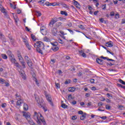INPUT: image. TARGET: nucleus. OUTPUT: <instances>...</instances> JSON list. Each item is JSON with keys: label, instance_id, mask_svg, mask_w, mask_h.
I'll return each instance as SVG.
<instances>
[{"label": "nucleus", "instance_id": "obj_62", "mask_svg": "<svg viewBox=\"0 0 125 125\" xmlns=\"http://www.w3.org/2000/svg\"><path fill=\"white\" fill-rule=\"evenodd\" d=\"M33 0H26V3H30V2H32Z\"/></svg>", "mask_w": 125, "mask_h": 125}, {"label": "nucleus", "instance_id": "obj_53", "mask_svg": "<svg viewBox=\"0 0 125 125\" xmlns=\"http://www.w3.org/2000/svg\"><path fill=\"white\" fill-rule=\"evenodd\" d=\"M102 7H103L102 9L103 10H105V9H106V4L103 5Z\"/></svg>", "mask_w": 125, "mask_h": 125}, {"label": "nucleus", "instance_id": "obj_45", "mask_svg": "<svg viewBox=\"0 0 125 125\" xmlns=\"http://www.w3.org/2000/svg\"><path fill=\"white\" fill-rule=\"evenodd\" d=\"M35 79V83H36V84H37L38 86H40V83H39V82L38 81V79L36 78Z\"/></svg>", "mask_w": 125, "mask_h": 125}, {"label": "nucleus", "instance_id": "obj_59", "mask_svg": "<svg viewBox=\"0 0 125 125\" xmlns=\"http://www.w3.org/2000/svg\"><path fill=\"white\" fill-rule=\"evenodd\" d=\"M100 22H101V23H104V19L101 18L100 19Z\"/></svg>", "mask_w": 125, "mask_h": 125}, {"label": "nucleus", "instance_id": "obj_49", "mask_svg": "<svg viewBox=\"0 0 125 125\" xmlns=\"http://www.w3.org/2000/svg\"><path fill=\"white\" fill-rule=\"evenodd\" d=\"M9 56V58H10V59H12L13 58H14V55H13V54H11V55H10Z\"/></svg>", "mask_w": 125, "mask_h": 125}, {"label": "nucleus", "instance_id": "obj_5", "mask_svg": "<svg viewBox=\"0 0 125 125\" xmlns=\"http://www.w3.org/2000/svg\"><path fill=\"white\" fill-rule=\"evenodd\" d=\"M23 116L25 117L27 121L30 120L31 119V115L30 114H28L26 111H22Z\"/></svg>", "mask_w": 125, "mask_h": 125}, {"label": "nucleus", "instance_id": "obj_44", "mask_svg": "<svg viewBox=\"0 0 125 125\" xmlns=\"http://www.w3.org/2000/svg\"><path fill=\"white\" fill-rule=\"evenodd\" d=\"M58 41H59V42L60 43H61V44H63V43H64V42H63V40H62L61 39H59Z\"/></svg>", "mask_w": 125, "mask_h": 125}, {"label": "nucleus", "instance_id": "obj_36", "mask_svg": "<svg viewBox=\"0 0 125 125\" xmlns=\"http://www.w3.org/2000/svg\"><path fill=\"white\" fill-rule=\"evenodd\" d=\"M56 88H60V84L59 83H55Z\"/></svg>", "mask_w": 125, "mask_h": 125}, {"label": "nucleus", "instance_id": "obj_20", "mask_svg": "<svg viewBox=\"0 0 125 125\" xmlns=\"http://www.w3.org/2000/svg\"><path fill=\"white\" fill-rule=\"evenodd\" d=\"M20 61L22 66H23V68H26V66L25 64V62H24V60L22 59Z\"/></svg>", "mask_w": 125, "mask_h": 125}, {"label": "nucleus", "instance_id": "obj_25", "mask_svg": "<svg viewBox=\"0 0 125 125\" xmlns=\"http://www.w3.org/2000/svg\"><path fill=\"white\" fill-rule=\"evenodd\" d=\"M52 50H53V51H57V50H58L59 49V47L56 46V47H53L52 48Z\"/></svg>", "mask_w": 125, "mask_h": 125}, {"label": "nucleus", "instance_id": "obj_46", "mask_svg": "<svg viewBox=\"0 0 125 125\" xmlns=\"http://www.w3.org/2000/svg\"><path fill=\"white\" fill-rule=\"evenodd\" d=\"M44 42H49V39H48L47 37H45L43 39Z\"/></svg>", "mask_w": 125, "mask_h": 125}, {"label": "nucleus", "instance_id": "obj_8", "mask_svg": "<svg viewBox=\"0 0 125 125\" xmlns=\"http://www.w3.org/2000/svg\"><path fill=\"white\" fill-rule=\"evenodd\" d=\"M74 1L73 3L75 6H76L77 8H81V4L79 3V2L76 0H73Z\"/></svg>", "mask_w": 125, "mask_h": 125}, {"label": "nucleus", "instance_id": "obj_24", "mask_svg": "<svg viewBox=\"0 0 125 125\" xmlns=\"http://www.w3.org/2000/svg\"><path fill=\"white\" fill-rule=\"evenodd\" d=\"M27 63L29 67H32V66H33V63L32 62V61L31 60L27 62Z\"/></svg>", "mask_w": 125, "mask_h": 125}, {"label": "nucleus", "instance_id": "obj_34", "mask_svg": "<svg viewBox=\"0 0 125 125\" xmlns=\"http://www.w3.org/2000/svg\"><path fill=\"white\" fill-rule=\"evenodd\" d=\"M1 56L3 58V59H7V56H6V54H2L1 55Z\"/></svg>", "mask_w": 125, "mask_h": 125}, {"label": "nucleus", "instance_id": "obj_39", "mask_svg": "<svg viewBox=\"0 0 125 125\" xmlns=\"http://www.w3.org/2000/svg\"><path fill=\"white\" fill-rule=\"evenodd\" d=\"M119 83H122V84H125V82L123 81L122 79L119 80Z\"/></svg>", "mask_w": 125, "mask_h": 125}, {"label": "nucleus", "instance_id": "obj_63", "mask_svg": "<svg viewBox=\"0 0 125 125\" xmlns=\"http://www.w3.org/2000/svg\"><path fill=\"white\" fill-rule=\"evenodd\" d=\"M14 64H15V66H16V67H19V63L17 62H16Z\"/></svg>", "mask_w": 125, "mask_h": 125}, {"label": "nucleus", "instance_id": "obj_33", "mask_svg": "<svg viewBox=\"0 0 125 125\" xmlns=\"http://www.w3.org/2000/svg\"><path fill=\"white\" fill-rule=\"evenodd\" d=\"M31 39L32 40H33V41H36L37 39H36V36L35 35H34L33 34H31Z\"/></svg>", "mask_w": 125, "mask_h": 125}, {"label": "nucleus", "instance_id": "obj_38", "mask_svg": "<svg viewBox=\"0 0 125 125\" xmlns=\"http://www.w3.org/2000/svg\"><path fill=\"white\" fill-rule=\"evenodd\" d=\"M5 80L2 78H0V83H4Z\"/></svg>", "mask_w": 125, "mask_h": 125}, {"label": "nucleus", "instance_id": "obj_18", "mask_svg": "<svg viewBox=\"0 0 125 125\" xmlns=\"http://www.w3.org/2000/svg\"><path fill=\"white\" fill-rule=\"evenodd\" d=\"M27 121L30 125H36L35 123H34V121H33V120H32V119H31V118Z\"/></svg>", "mask_w": 125, "mask_h": 125}, {"label": "nucleus", "instance_id": "obj_32", "mask_svg": "<svg viewBox=\"0 0 125 125\" xmlns=\"http://www.w3.org/2000/svg\"><path fill=\"white\" fill-rule=\"evenodd\" d=\"M79 28H80V29H81V30H84V29H85V28L84 27V26H83V25L80 24L78 25Z\"/></svg>", "mask_w": 125, "mask_h": 125}, {"label": "nucleus", "instance_id": "obj_9", "mask_svg": "<svg viewBox=\"0 0 125 125\" xmlns=\"http://www.w3.org/2000/svg\"><path fill=\"white\" fill-rule=\"evenodd\" d=\"M106 46L107 47H112L114 45L112 42L109 41L106 43Z\"/></svg>", "mask_w": 125, "mask_h": 125}, {"label": "nucleus", "instance_id": "obj_21", "mask_svg": "<svg viewBox=\"0 0 125 125\" xmlns=\"http://www.w3.org/2000/svg\"><path fill=\"white\" fill-rule=\"evenodd\" d=\"M61 14H62V15H65V16H68V13L66 11H61Z\"/></svg>", "mask_w": 125, "mask_h": 125}, {"label": "nucleus", "instance_id": "obj_48", "mask_svg": "<svg viewBox=\"0 0 125 125\" xmlns=\"http://www.w3.org/2000/svg\"><path fill=\"white\" fill-rule=\"evenodd\" d=\"M71 104H72V105H76V104H77V101H73L71 103Z\"/></svg>", "mask_w": 125, "mask_h": 125}, {"label": "nucleus", "instance_id": "obj_12", "mask_svg": "<svg viewBox=\"0 0 125 125\" xmlns=\"http://www.w3.org/2000/svg\"><path fill=\"white\" fill-rule=\"evenodd\" d=\"M0 10H1V12L4 13V14H6V12L5 11V9L3 7H2V5L0 4Z\"/></svg>", "mask_w": 125, "mask_h": 125}, {"label": "nucleus", "instance_id": "obj_28", "mask_svg": "<svg viewBox=\"0 0 125 125\" xmlns=\"http://www.w3.org/2000/svg\"><path fill=\"white\" fill-rule=\"evenodd\" d=\"M25 45L29 50H31V46H30V44H29V43L26 42Z\"/></svg>", "mask_w": 125, "mask_h": 125}, {"label": "nucleus", "instance_id": "obj_3", "mask_svg": "<svg viewBox=\"0 0 125 125\" xmlns=\"http://www.w3.org/2000/svg\"><path fill=\"white\" fill-rule=\"evenodd\" d=\"M35 99L38 104H39V107H40V108H43L44 112H46V111H47V109L44 106H43V104H42V101H41L40 99L39 98H37V97H35Z\"/></svg>", "mask_w": 125, "mask_h": 125}, {"label": "nucleus", "instance_id": "obj_17", "mask_svg": "<svg viewBox=\"0 0 125 125\" xmlns=\"http://www.w3.org/2000/svg\"><path fill=\"white\" fill-rule=\"evenodd\" d=\"M8 38H9L11 43H13V42H14V39L13 38H12V37L11 36H10V34H9Z\"/></svg>", "mask_w": 125, "mask_h": 125}, {"label": "nucleus", "instance_id": "obj_35", "mask_svg": "<svg viewBox=\"0 0 125 125\" xmlns=\"http://www.w3.org/2000/svg\"><path fill=\"white\" fill-rule=\"evenodd\" d=\"M10 60L11 61L12 63H13L14 64L16 62V59L14 58L11 59Z\"/></svg>", "mask_w": 125, "mask_h": 125}, {"label": "nucleus", "instance_id": "obj_43", "mask_svg": "<svg viewBox=\"0 0 125 125\" xmlns=\"http://www.w3.org/2000/svg\"><path fill=\"white\" fill-rule=\"evenodd\" d=\"M72 69H69V70H70L72 72H74V71H76V67L74 66H71Z\"/></svg>", "mask_w": 125, "mask_h": 125}, {"label": "nucleus", "instance_id": "obj_42", "mask_svg": "<svg viewBox=\"0 0 125 125\" xmlns=\"http://www.w3.org/2000/svg\"><path fill=\"white\" fill-rule=\"evenodd\" d=\"M61 25H62V22H57L56 23V27H58L61 26Z\"/></svg>", "mask_w": 125, "mask_h": 125}, {"label": "nucleus", "instance_id": "obj_51", "mask_svg": "<svg viewBox=\"0 0 125 125\" xmlns=\"http://www.w3.org/2000/svg\"><path fill=\"white\" fill-rule=\"evenodd\" d=\"M1 107L2 108H5V107H6V104L5 103L2 104L1 105Z\"/></svg>", "mask_w": 125, "mask_h": 125}, {"label": "nucleus", "instance_id": "obj_58", "mask_svg": "<svg viewBox=\"0 0 125 125\" xmlns=\"http://www.w3.org/2000/svg\"><path fill=\"white\" fill-rule=\"evenodd\" d=\"M123 108H124V106L123 105H119L118 109L120 110H123Z\"/></svg>", "mask_w": 125, "mask_h": 125}, {"label": "nucleus", "instance_id": "obj_64", "mask_svg": "<svg viewBox=\"0 0 125 125\" xmlns=\"http://www.w3.org/2000/svg\"><path fill=\"white\" fill-rule=\"evenodd\" d=\"M90 82L91 83H94V79H91Z\"/></svg>", "mask_w": 125, "mask_h": 125}, {"label": "nucleus", "instance_id": "obj_27", "mask_svg": "<svg viewBox=\"0 0 125 125\" xmlns=\"http://www.w3.org/2000/svg\"><path fill=\"white\" fill-rule=\"evenodd\" d=\"M18 57L20 61H21V60H23V58H22V56H21V54H18Z\"/></svg>", "mask_w": 125, "mask_h": 125}, {"label": "nucleus", "instance_id": "obj_15", "mask_svg": "<svg viewBox=\"0 0 125 125\" xmlns=\"http://www.w3.org/2000/svg\"><path fill=\"white\" fill-rule=\"evenodd\" d=\"M85 118H86V113H84L80 117V120H81V121H83Z\"/></svg>", "mask_w": 125, "mask_h": 125}, {"label": "nucleus", "instance_id": "obj_13", "mask_svg": "<svg viewBox=\"0 0 125 125\" xmlns=\"http://www.w3.org/2000/svg\"><path fill=\"white\" fill-rule=\"evenodd\" d=\"M23 109L24 111H28V110H29V106H28V104H24Z\"/></svg>", "mask_w": 125, "mask_h": 125}, {"label": "nucleus", "instance_id": "obj_37", "mask_svg": "<svg viewBox=\"0 0 125 125\" xmlns=\"http://www.w3.org/2000/svg\"><path fill=\"white\" fill-rule=\"evenodd\" d=\"M71 83V80H67L64 82V84H68Z\"/></svg>", "mask_w": 125, "mask_h": 125}, {"label": "nucleus", "instance_id": "obj_7", "mask_svg": "<svg viewBox=\"0 0 125 125\" xmlns=\"http://www.w3.org/2000/svg\"><path fill=\"white\" fill-rule=\"evenodd\" d=\"M46 5H47V6H51V5H52L53 6H55V5H59V4L58 3H49V2H46L45 3Z\"/></svg>", "mask_w": 125, "mask_h": 125}, {"label": "nucleus", "instance_id": "obj_61", "mask_svg": "<svg viewBox=\"0 0 125 125\" xmlns=\"http://www.w3.org/2000/svg\"><path fill=\"white\" fill-rule=\"evenodd\" d=\"M101 119H102V120H106L107 119V117L106 116H103V117H100Z\"/></svg>", "mask_w": 125, "mask_h": 125}, {"label": "nucleus", "instance_id": "obj_26", "mask_svg": "<svg viewBox=\"0 0 125 125\" xmlns=\"http://www.w3.org/2000/svg\"><path fill=\"white\" fill-rule=\"evenodd\" d=\"M61 107H62V108H63V109H66V108L68 107V105L65 104H62L61 105Z\"/></svg>", "mask_w": 125, "mask_h": 125}, {"label": "nucleus", "instance_id": "obj_23", "mask_svg": "<svg viewBox=\"0 0 125 125\" xmlns=\"http://www.w3.org/2000/svg\"><path fill=\"white\" fill-rule=\"evenodd\" d=\"M106 96L109 98V99H112V98H113V95L108 93L106 94Z\"/></svg>", "mask_w": 125, "mask_h": 125}, {"label": "nucleus", "instance_id": "obj_11", "mask_svg": "<svg viewBox=\"0 0 125 125\" xmlns=\"http://www.w3.org/2000/svg\"><path fill=\"white\" fill-rule=\"evenodd\" d=\"M96 62L98 63V64H100V65H103V60H101L99 58H97Z\"/></svg>", "mask_w": 125, "mask_h": 125}, {"label": "nucleus", "instance_id": "obj_55", "mask_svg": "<svg viewBox=\"0 0 125 125\" xmlns=\"http://www.w3.org/2000/svg\"><path fill=\"white\" fill-rule=\"evenodd\" d=\"M88 9L89 10H92V9H93L92 7H91L90 5H88Z\"/></svg>", "mask_w": 125, "mask_h": 125}, {"label": "nucleus", "instance_id": "obj_14", "mask_svg": "<svg viewBox=\"0 0 125 125\" xmlns=\"http://www.w3.org/2000/svg\"><path fill=\"white\" fill-rule=\"evenodd\" d=\"M52 33L53 36H56V35H57V29H56V28H53L52 30Z\"/></svg>", "mask_w": 125, "mask_h": 125}, {"label": "nucleus", "instance_id": "obj_2", "mask_svg": "<svg viewBox=\"0 0 125 125\" xmlns=\"http://www.w3.org/2000/svg\"><path fill=\"white\" fill-rule=\"evenodd\" d=\"M34 47L36 48V51L41 54H42V49H44V44L43 42L39 41L34 43Z\"/></svg>", "mask_w": 125, "mask_h": 125}, {"label": "nucleus", "instance_id": "obj_19", "mask_svg": "<svg viewBox=\"0 0 125 125\" xmlns=\"http://www.w3.org/2000/svg\"><path fill=\"white\" fill-rule=\"evenodd\" d=\"M13 17H14V19L15 20V23L17 25H18L17 23H18V21H19V19H18V18L17 17L13 16Z\"/></svg>", "mask_w": 125, "mask_h": 125}, {"label": "nucleus", "instance_id": "obj_40", "mask_svg": "<svg viewBox=\"0 0 125 125\" xmlns=\"http://www.w3.org/2000/svg\"><path fill=\"white\" fill-rule=\"evenodd\" d=\"M107 66H109V67H111V66H113L114 65V63H112V62H110V63H106Z\"/></svg>", "mask_w": 125, "mask_h": 125}, {"label": "nucleus", "instance_id": "obj_60", "mask_svg": "<svg viewBox=\"0 0 125 125\" xmlns=\"http://www.w3.org/2000/svg\"><path fill=\"white\" fill-rule=\"evenodd\" d=\"M38 16H42V13L39 11H37Z\"/></svg>", "mask_w": 125, "mask_h": 125}, {"label": "nucleus", "instance_id": "obj_30", "mask_svg": "<svg viewBox=\"0 0 125 125\" xmlns=\"http://www.w3.org/2000/svg\"><path fill=\"white\" fill-rule=\"evenodd\" d=\"M24 58H25V61H26V62H29V61H31V59H30V58H29V57H28L27 56H25Z\"/></svg>", "mask_w": 125, "mask_h": 125}, {"label": "nucleus", "instance_id": "obj_54", "mask_svg": "<svg viewBox=\"0 0 125 125\" xmlns=\"http://www.w3.org/2000/svg\"><path fill=\"white\" fill-rule=\"evenodd\" d=\"M102 105H103V104L102 103V102H100L98 104V106H99V107H101Z\"/></svg>", "mask_w": 125, "mask_h": 125}, {"label": "nucleus", "instance_id": "obj_52", "mask_svg": "<svg viewBox=\"0 0 125 125\" xmlns=\"http://www.w3.org/2000/svg\"><path fill=\"white\" fill-rule=\"evenodd\" d=\"M67 31H69V32L70 33H72V35H74V31H73L72 30L70 29H67Z\"/></svg>", "mask_w": 125, "mask_h": 125}, {"label": "nucleus", "instance_id": "obj_50", "mask_svg": "<svg viewBox=\"0 0 125 125\" xmlns=\"http://www.w3.org/2000/svg\"><path fill=\"white\" fill-rule=\"evenodd\" d=\"M119 17H120V15L119 14H115V18L116 19H118V18H119Z\"/></svg>", "mask_w": 125, "mask_h": 125}, {"label": "nucleus", "instance_id": "obj_56", "mask_svg": "<svg viewBox=\"0 0 125 125\" xmlns=\"http://www.w3.org/2000/svg\"><path fill=\"white\" fill-rule=\"evenodd\" d=\"M72 120H77V116H73L72 117Z\"/></svg>", "mask_w": 125, "mask_h": 125}, {"label": "nucleus", "instance_id": "obj_1", "mask_svg": "<svg viewBox=\"0 0 125 125\" xmlns=\"http://www.w3.org/2000/svg\"><path fill=\"white\" fill-rule=\"evenodd\" d=\"M34 120L36 121L37 124L40 125H42V123L43 125H46V123L45 122V120H44V118L42 114L38 113L37 112H34V115L33 116Z\"/></svg>", "mask_w": 125, "mask_h": 125}, {"label": "nucleus", "instance_id": "obj_47", "mask_svg": "<svg viewBox=\"0 0 125 125\" xmlns=\"http://www.w3.org/2000/svg\"><path fill=\"white\" fill-rule=\"evenodd\" d=\"M110 16H111V17H113V16H115V13L114 12H110L109 14Z\"/></svg>", "mask_w": 125, "mask_h": 125}, {"label": "nucleus", "instance_id": "obj_41", "mask_svg": "<svg viewBox=\"0 0 125 125\" xmlns=\"http://www.w3.org/2000/svg\"><path fill=\"white\" fill-rule=\"evenodd\" d=\"M105 108L107 110H110L111 109V106H110L108 104H106L105 105Z\"/></svg>", "mask_w": 125, "mask_h": 125}, {"label": "nucleus", "instance_id": "obj_16", "mask_svg": "<svg viewBox=\"0 0 125 125\" xmlns=\"http://www.w3.org/2000/svg\"><path fill=\"white\" fill-rule=\"evenodd\" d=\"M75 90H76V88H75V87H69L68 89V91H70V92H74Z\"/></svg>", "mask_w": 125, "mask_h": 125}, {"label": "nucleus", "instance_id": "obj_31", "mask_svg": "<svg viewBox=\"0 0 125 125\" xmlns=\"http://www.w3.org/2000/svg\"><path fill=\"white\" fill-rule=\"evenodd\" d=\"M10 5L12 8H13V9H16V5H13L12 3H10Z\"/></svg>", "mask_w": 125, "mask_h": 125}, {"label": "nucleus", "instance_id": "obj_4", "mask_svg": "<svg viewBox=\"0 0 125 125\" xmlns=\"http://www.w3.org/2000/svg\"><path fill=\"white\" fill-rule=\"evenodd\" d=\"M44 93V95L46 96V98L47 99L48 102L50 103L51 106H53V103H52V100H51V97H50L49 95H47L46 94V91H45Z\"/></svg>", "mask_w": 125, "mask_h": 125}, {"label": "nucleus", "instance_id": "obj_6", "mask_svg": "<svg viewBox=\"0 0 125 125\" xmlns=\"http://www.w3.org/2000/svg\"><path fill=\"white\" fill-rule=\"evenodd\" d=\"M56 22H57V19L56 18L52 19L49 23V26H50V27H52L53 25H54V24L56 23Z\"/></svg>", "mask_w": 125, "mask_h": 125}, {"label": "nucleus", "instance_id": "obj_22", "mask_svg": "<svg viewBox=\"0 0 125 125\" xmlns=\"http://www.w3.org/2000/svg\"><path fill=\"white\" fill-rule=\"evenodd\" d=\"M75 99V97H72L71 94H69L68 97V100H74Z\"/></svg>", "mask_w": 125, "mask_h": 125}, {"label": "nucleus", "instance_id": "obj_57", "mask_svg": "<svg viewBox=\"0 0 125 125\" xmlns=\"http://www.w3.org/2000/svg\"><path fill=\"white\" fill-rule=\"evenodd\" d=\"M7 54H8L9 56L10 55H11L12 54V53L11 52V51L10 50H8L7 51Z\"/></svg>", "mask_w": 125, "mask_h": 125}, {"label": "nucleus", "instance_id": "obj_29", "mask_svg": "<svg viewBox=\"0 0 125 125\" xmlns=\"http://www.w3.org/2000/svg\"><path fill=\"white\" fill-rule=\"evenodd\" d=\"M44 30H45V26H43L41 28L40 32L42 33V32H43Z\"/></svg>", "mask_w": 125, "mask_h": 125}, {"label": "nucleus", "instance_id": "obj_10", "mask_svg": "<svg viewBox=\"0 0 125 125\" xmlns=\"http://www.w3.org/2000/svg\"><path fill=\"white\" fill-rule=\"evenodd\" d=\"M24 102V101L21 99H20L19 100H18L17 102V106H20Z\"/></svg>", "mask_w": 125, "mask_h": 125}]
</instances>
